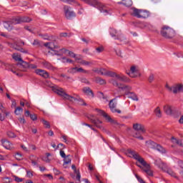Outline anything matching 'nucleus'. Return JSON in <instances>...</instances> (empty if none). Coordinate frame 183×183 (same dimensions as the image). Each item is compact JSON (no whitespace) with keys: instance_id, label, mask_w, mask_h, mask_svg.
I'll list each match as a JSON object with an SVG mask.
<instances>
[{"instance_id":"obj_1","label":"nucleus","mask_w":183,"mask_h":183,"mask_svg":"<svg viewBox=\"0 0 183 183\" xmlns=\"http://www.w3.org/2000/svg\"><path fill=\"white\" fill-rule=\"evenodd\" d=\"M127 155H128L129 158H133L134 159L137 161V162L141 164V165L144 167L145 169H142V170L147 175H149V177H152L154 175V174L152 173V170L151 169V166L147 164V162H145V159H144V158H142V157H141L139 154H138V152L131 149H129L127 151Z\"/></svg>"},{"instance_id":"obj_2","label":"nucleus","mask_w":183,"mask_h":183,"mask_svg":"<svg viewBox=\"0 0 183 183\" xmlns=\"http://www.w3.org/2000/svg\"><path fill=\"white\" fill-rule=\"evenodd\" d=\"M83 2L90 5L91 6H94V8H97L99 11L103 15H111L112 14V9L109 8L108 5L103 4L98 1V0H82Z\"/></svg>"},{"instance_id":"obj_3","label":"nucleus","mask_w":183,"mask_h":183,"mask_svg":"<svg viewBox=\"0 0 183 183\" xmlns=\"http://www.w3.org/2000/svg\"><path fill=\"white\" fill-rule=\"evenodd\" d=\"M31 21L32 19L28 16L16 17L13 19L11 21H4L3 25L7 31H12V24L14 25H16L17 24H22V22H31Z\"/></svg>"},{"instance_id":"obj_4","label":"nucleus","mask_w":183,"mask_h":183,"mask_svg":"<svg viewBox=\"0 0 183 183\" xmlns=\"http://www.w3.org/2000/svg\"><path fill=\"white\" fill-rule=\"evenodd\" d=\"M52 91H54L55 94H57V95H59V97H61V98H64V99H66L67 101H70L71 102H74V101H76V98L66 94V92L64 91L63 88H59L56 86H54L52 87Z\"/></svg>"},{"instance_id":"obj_5","label":"nucleus","mask_w":183,"mask_h":183,"mask_svg":"<svg viewBox=\"0 0 183 183\" xmlns=\"http://www.w3.org/2000/svg\"><path fill=\"white\" fill-rule=\"evenodd\" d=\"M104 76H111V78H117L119 81H121L122 82H129L131 80L129 78H128L127 76L122 74H117L114 71H111L108 70H105Z\"/></svg>"},{"instance_id":"obj_6","label":"nucleus","mask_w":183,"mask_h":183,"mask_svg":"<svg viewBox=\"0 0 183 183\" xmlns=\"http://www.w3.org/2000/svg\"><path fill=\"white\" fill-rule=\"evenodd\" d=\"M166 89L169 92H172V94H174V95H177V94H183L182 83L174 84L172 86L166 84Z\"/></svg>"},{"instance_id":"obj_7","label":"nucleus","mask_w":183,"mask_h":183,"mask_svg":"<svg viewBox=\"0 0 183 183\" xmlns=\"http://www.w3.org/2000/svg\"><path fill=\"white\" fill-rule=\"evenodd\" d=\"M160 34L162 36L167 39H171V38L175 36V31L168 26H164L160 31Z\"/></svg>"},{"instance_id":"obj_8","label":"nucleus","mask_w":183,"mask_h":183,"mask_svg":"<svg viewBox=\"0 0 183 183\" xmlns=\"http://www.w3.org/2000/svg\"><path fill=\"white\" fill-rule=\"evenodd\" d=\"M126 74L130 76V78H138L141 76V71L139 66L133 64L130 66L129 71H127Z\"/></svg>"},{"instance_id":"obj_9","label":"nucleus","mask_w":183,"mask_h":183,"mask_svg":"<svg viewBox=\"0 0 183 183\" xmlns=\"http://www.w3.org/2000/svg\"><path fill=\"white\" fill-rule=\"evenodd\" d=\"M132 13H131V15H132V16H136V18H143L144 19H145L148 18V16H149V12L145 10L132 8Z\"/></svg>"},{"instance_id":"obj_10","label":"nucleus","mask_w":183,"mask_h":183,"mask_svg":"<svg viewBox=\"0 0 183 183\" xmlns=\"http://www.w3.org/2000/svg\"><path fill=\"white\" fill-rule=\"evenodd\" d=\"M110 84H112L114 86H117L119 89H122V91H124L126 92H129L132 89V87L129 85L122 84V83L118 82V80L112 79L110 81Z\"/></svg>"},{"instance_id":"obj_11","label":"nucleus","mask_w":183,"mask_h":183,"mask_svg":"<svg viewBox=\"0 0 183 183\" xmlns=\"http://www.w3.org/2000/svg\"><path fill=\"white\" fill-rule=\"evenodd\" d=\"M95 111H97L99 115L104 117V118H105L107 122H109L110 124H112V125H118V122H117V120L114 119H112V117H109V115H108V114H107L103 110L96 109Z\"/></svg>"},{"instance_id":"obj_12","label":"nucleus","mask_w":183,"mask_h":183,"mask_svg":"<svg viewBox=\"0 0 183 183\" xmlns=\"http://www.w3.org/2000/svg\"><path fill=\"white\" fill-rule=\"evenodd\" d=\"M64 11L66 19L71 20L72 18L76 16V14H75L74 11H71V7L69 6H64Z\"/></svg>"},{"instance_id":"obj_13","label":"nucleus","mask_w":183,"mask_h":183,"mask_svg":"<svg viewBox=\"0 0 183 183\" xmlns=\"http://www.w3.org/2000/svg\"><path fill=\"white\" fill-rule=\"evenodd\" d=\"M117 98H121V96H117V97H116L115 99H112L109 102V107L112 112H113V113L117 112V114H121V112H122L121 110L117 109V103H114V101H115V99H117Z\"/></svg>"},{"instance_id":"obj_14","label":"nucleus","mask_w":183,"mask_h":183,"mask_svg":"<svg viewBox=\"0 0 183 183\" xmlns=\"http://www.w3.org/2000/svg\"><path fill=\"white\" fill-rule=\"evenodd\" d=\"M60 52H61L62 54H66V52H68L69 56H71V58H74V59L76 61H78V59H81V55H76L75 54V53H74L73 51H69L68 49L63 48L60 49Z\"/></svg>"},{"instance_id":"obj_15","label":"nucleus","mask_w":183,"mask_h":183,"mask_svg":"<svg viewBox=\"0 0 183 183\" xmlns=\"http://www.w3.org/2000/svg\"><path fill=\"white\" fill-rule=\"evenodd\" d=\"M17 66L19 71H21L22 72H25L29 67V63L22 60L20 63L17 64Z\"/></svg>"},{"instance_id":"obj_16","label":"nucleus","mask_w":183,"mask_h":183,"mask_svg":"<svg viewBox=\"0 0 183 183\" xmlns=\"http://www.w3.org/2000/svg\"><path fill=\"white\" fill-rule=\"evenodd\" d=\"M154 164L162 171H167V164L164 163L161 159H157L154 161Z\"/></svg>"},{"instance_id":"obj_17","label":"nucleus","mask_w":183,"mask_h":183,"mask_svg":"<svg viewBox=\"0 0 183 183\" xmlns=\"http://www.w3.org/2000/svg\"><path fill=\"white\" fill-rule=\"evenodd\" d=\"M133 129L134 131H137L140 132L141 134H145V127L141 124L136 123L133 124Z\"/></svg>"},{"instance_id":"obj_18","label":"nucleus","mask_w":183,"mask_h":183,"mask_svg":"<svg viewBox=\"0 0 183 183\" xmlns=\"http://www.w3.org/2000/svg\"><path fill=\"white\" fill-rule=\"evenodd\" d=\"M82 92L89 98H94L95 97L94 92H92V89H91V88H89V87H84L82 89Z\"/></svg>"},{"instance_id":"obj_19","label":"nucleus","mask_w":183,"mask_h":183,"mask_svg":"<svg viewBox=\"0 0 183 183\" xmlns=\"http://www.w3.org/2000/svg\"><path fill=\"white\" fill-rule=\"evenodd\" d=\"M1 144L6 149H12L14 148V144L6 139H1Z\"/></svg>"},{"instance_id":"obj_20","label":"nucleus","mask_w":183,"mask_h":183,"mask_svg":"<svg viewBox=\"0 0 183 183\" xmlns=\"http://www.w3.org/2000/svg\"><path fill=\"white\" fill-rule=\"evenodd\" d=\"M35 72L37 75H40V76H42L43 78H45L46 79L49 78V73H48L45 70L42 69H36Z\"/></svg>"},{"instance_id":"obj_21","label":"nucleus","mask_w":183,"mask_h":183,"mask_svg":"<svg viewBox=\"0 0 183 183\" xmlns=\"http://www.w3.org/2000/svg\"><path fill=\"white\" fill-rule=\"evenodd\" d=\"M41 64L43 65L44 68H46V69H49V71H55V69H56L55 66L48 61H43Z\"/></svg>"},{"instance_id":"obj_22","label":"nucleus","mask_w":183,"mask_h":183,"mask_svg":"<svg viewBox=\"0 0 183 183\" xmlns=\"http://www.w3.org/2000/svg\"><path fill=\"white\" fill-rule=\"evenodd\" d=\"M149 144L155 147L156 149L159 151V152H162V154H165V152H167V151L164 149V147H162V146L157 144V143L151 141L149 142Z\"/></svg>"},{"instance_id":"obj_23","label":"nucleus","mask_w":183,"mask_h":183,"mask_svg":"<svg viewBox=\"0 0 183 183\" xmlns=\"http://www.w3.org/2000/svg\"><path fill=\"white\" fill-rule=\"evenodd\" d=\"M124 95L133 101H138V96L134 92H126L124 93Z\"/></svg>"},{"instance_id":"obj_24","label":"nucleus","mask_w":183,"mask_h":183,"mask_svg":"<svg viewBox=\"0 0 183 183\" xmlns=\"http://www.w3.org/2000/svg\"><path fill=\"white\" fill-rule=\"evenodd\" d=\"M163 109L167 115H172V107L169 104L164 105Z\"/></svg>"},{"instance_id":"obj_25","label":"nucleus","mask_w":183,"mask_h":183,"mask_svg":"<svg viewBox=\"0 0 183 183\" xmlns=\"http://www.w3.org/2000/svg\"><path fill=\"white\" fill-rule=\"evenodd\" d=\"M77 64H80L81 65H84L85 66L92 65V62L86 61L82 59V56H80V59L77 60Z\"/></svg>"},{"instance_id":"obj_26","label":"nucleus","mask_w":183,"mask_h":183,"mask_svg":"<svg viewBox=\"0 0 183 183\" xmlns=\"http://www.w3.org/2000/svg\"><path fill=\"white\" fill-rule=\"evenodd\" d=\"M65 4H69V5H74V6H79V3L76 0H61Z\"/></svg>"},{"instance_id":"obj_27","label":"nucleus","mask_w":183,"mask_h":183,"mask_svg":"<svg viewBox=\"0 0 183 183\" xmlns=\"http://www.w3.org/2000/svg\"><path fill=\"white\" fill-rule=\"evenodd\" d=\"M44 46L49 48V49H51V51H53V53H52L53 55H57V56L61 55V54H59V51H56L52 49V43H46Z\"/></svg>"},{"instance_id":"obj_28","label":"nucleus","mask_w":183,"mask_h":183,"mask_svg":"<svg viewBox=\"0 0 183 183\" xmlns=\"http://www.w3.org/2000/svg\"><path fill=\"white\" fill-rule=\"evenodd\" d=\"M154 113L157 118H162V112H161L159 107H157L156 109H154Z\"/></svg>"},{"instance_id":"obj_29","label":"nucleus","mask_w":183,"mask_h":183,"mask_svg":"<svg viewBox=\"0 0 183 183\" xmlns=\"http://www.w3.org/2000/svg\"><path fill=\"white\" fill-rule=\"evenodd\" d=\"M119 4L124 5V6H132V0H122L118 2Z\"/></svg>"},{"instance_id":"obj_30","label":"nucleus","mask_w":183,"mask_h":183,"mask_svg":"<svg viewBox=\"0 0 183 183\" xmlns=\"http://www.w3.org/2000/svg\"><path fill=\"white\" fill-rule=\"evenodd\" d=\"M71 158H69V155L66 156V157H64V164L63 166L64 168H68V167L66 165H68V164H71Z\"/></svg>"},{"instance_id":"obj_31","label":"nucleus","mask_w":183,"mask_h":183,"mask_svg":"<svg viewBox=\"0 0 183 183\" xmlns=\"http://www.w3.org/2000/svg\"><path fill=\"white\" fill-rule=\"evenodd\" d=\"M92 124L95 125L97 128H102V121L99 119H94L92 120Z\"/></svg>"},{"instance_id":"obj_32","label":"nucleus","mask_w":183,"mask_h":183,"mask_svg":"<svg viewBox=\"0 0 183 183\" xmlns=\"http://www.w3.org/2000/svg\"><path fill=\"white\" fill-rule=\"evenodd\" d=\"M92 71L93 72H96L97 74H99L100 75H105L104 74H105L106 69H94Z\"/></svg>"},{"instance_id":"obj_33","label":"nucleus","mask_w":183,"mask_h":183,"mask_svg":"<svg viewBox=\"0 0 183 183\" xmlns=\"http://www.w3.org/2000/svg\"><path fill=\"white\" fill-rule=\"evenodd\" d=\"M172 141L174 144H177V145L183 148V142L182 140H178L175 137H172Z\"/></svg>"},{"instance_id":"obj_34","label":"nucleus","mask_w":183,"mask_h":183,"mask_svg":"<svg viewBox=\"0 0 183 183\" xmlns=\"http://www.w3.org/2000/svg\"><path fill=\"white\" fill-rule=\"evenodd\" d=\"M12 58L13 59H14V61H18L19 62H21L22 61L21 55H19L18 53L13 54Z\"/></svg>"},{"instance_id":"obj_35","label":"nucleus","mask_w":183,"mask_h":183,"mask_svg":"<svg viewBox=\"0 0 183 183\" xmlns=\"http://www.w3.org/2000/svg\"><path fill=\"white\" fill-rule=\"evenodd\" d=\"M95 81H96V83L99 84V85H105L107 84V81H105V79H102L101 77H97Z\"/></svg>"},{"instance_id":"obj_36","label":"nucleus","mask_w":183,"mask_h":183,"mask_svg":"<svg viewBox=\"0 0 183 183\" xmlns=\"http://www.w3.org/2000/svg\"><path fill=\"white\" fill-rule=\"evenodd\" d=\"M22 112H24V109H22L21 107H16L15 111H14V114L16 115H21L22 114Z\"/></svg>"},{"instance_id":"obj_37","label":"nucleus","mask_w":183,"mask_h":183,"mask_svg":"<svg viewBox=\"0 0 183 183\" xmlns=\"http://www.w3.org/2000/svg\"><path fill=\"white\" fill-rule=\"evenodd\" d=\"M167 173L170 175L171 177H173L174 178H177V174H175V172H174V171H172V169H166Z\"/></svg>"},{"instance_id":"obj_38","label":"nucleus","mask_w":183,"mask_h":183,"mask_svg":"<svg viewBox=\"0 0 183 183\" xmlns=\"http://www.w3.org/2000/svg\"><path fill=\"white\" fill-rule=\"evenodd\" d=\"M110 35L112 38H117V30L114 29H110Z\"/></svg>"},{"instance_id":"obj_39","label":"nucleus","mask_w":183,"mask_h":183,"mask_svg":"<svg viewBox=\"0 0 183 183\" xmlns=\"http://www.w3.org/2000/svg\"><path fill=\"white\" fill-rule=\"evenodd\" d=\"M2 181H3L4 183H11V182H12V179H11V177H3Z\"/></svg>"},{"instance_id":"obj_40","label":"nucleus","mask_w":183,"mask_h":183,"mask_svg":"<svg viewBox=\"0 0 183 183\" xmlns=\"http://www.w3.org/2000/svg\"><path fill=\"white\" fill-rule=\"evenodd\" d=\"M12 177L14 179V181L16 182H22L24 181V179L19 177L18 176L16 175H12Z\"/></svg>"},{"instance_id":"obj_41","label":"nucleus","mask_w":183,"mask_h":183,"mask_svg":"<svg viewBox=\"0 0 183 183\" xmlns=\"http://www.w3.org/2000/svg\"><path fill=\"white\" fill-rule=\"evenodd\" d=\"M114 39H119L121 42L125 41V36L124 35H117V37L114 38Z\"/></svg>"},{"instance_id":"obj_42","label":"nucleus","mask_w":183,"mask_h":183,"mask_svg":"<svg viewBox=\"0 0 183 183\" xmlns=\"http://www.w3.org/2000/svg\"><path fill=\"white\" fill-rule=\"evenodd\" d=\"M77 67H72L68 70L69 74H76Z\"/></svg>"},{"instance_id":"obj_43","label":"nucleus","mask_w":183,"mask_h":183,"mask_svg":"<svg viewBox=\"0 0 183 183\" xmlns=\"http://www.w3.org/2000/svg\"><path fill=\"white\" fill-rule=\"evenodd\" d=\"M34 155H31L30 157V160L31 161V164L33 165V167H39V165H38V162L34 161V159L32 158H34Z\"/></svg>"},{"instance_id":"obj_44","label":"nucleus","mask_w":183,"mask_h":183,"mask_svg":"<svg viewBox=\"0 0 183 183\" xmlns=\"http://www.w3.org/2000/svg\"><path fill=\"white\" fill-rule=\"evenodd\" d=\"M14 158L16 159H17V161H21V159H22V154L21 153H16L15 155H14Z\"/></svg>"},{"instance_id":"obj_45","label":"nucleus","mask_w":183,"mask_h":183,"mask_svg":"<svg viewBox=\"0 0 183 183\" xmlns=\"http://www.w3.org/2000/svg\"><path fill=\"white\" fill-rule=\"evenodd\" d=\"M7 136L9 138H16V134L12 132H7Z\"/></svg>"},{"instance_id":"obj_46","label":"nucleus","mask_w":183,"mask_h":183,"mask_svg":"<svg viewBox=\"0 0 183 183\" xmlns=\"http://www.w3.org/2000/svg\"><path fill=\"white\" fill-rule=\"evenodd\" d=\"M76 71H77V72H81V74H88V71L82 69L81 67H80V68L77 67Z\"/></svg>"},{"instance_id":"obj_47","label":"nucleus","mask_w":183,"mask_h":183,"mask_svg":"<svg viewBox=\"0 0 183 183\" xmlns=\"http://www.w3.org/2000/svg\"><path fill=\"white\" fill-rule=\"evenodd\" d=\"M96 51L98 54H101V52H104V46H100L99 47L96 48Z\"/></svg>"},{"instance_id":"obj_48","label":"nucleus","mask_w":183,"mask_h":183,"mask_svg":"<svg viewBox=\"0 0 183 183\" xmlns=\"http://www.w3.org/2000/svg\"><path fill=\"white\" fill-rule=\"evenodd\" d=\"M41 121L44 125H45L46 128H51V125L49 124V122H48V121L45 119H42Z\"/></svg>"},{"instance_id":"obj_49","label":"nucleus","mask_w":183,"mask_h":183,"mask_svg":"<svg viewBox=\"0 0 183 183\" xmlns=\"http://www.w3.org/2000/svg\"><path fill=\"white\" fill-rule=\"evenodd\" d=\"M116 54L117 56H120V58H124V56L122 55V51L120 49L116 50Z\"/></svg>"},{"instance_id":"obj_50","label":"nucleus","mask_w":183,"mask_h":183,"mask_svg":"<svg viewBox=\"0 0 183 183\" xmlns=\"http://www.w3.org/2000/svg\"><path fill=\"white\" fill-rule=\"evenodd\" d=\"M26 177L28 178H32V177H34V174H32L31 171L26 170Z\"/></svg>"},{"instance_id":"obj_51","label":"nucleus","mask_w":183,"mask_h":183,"mask_svg":"<svg viewBox=\"0 0 183 183\" xmlns=\"http://www.w3.org/2000/svg\"><path fill=\"white\" fill-rule=\"evenodd\" d=\"M61 138L63 139V141L65 142V144H69V142L68 141V137L63 135L61 136Z\"/></svg>"},{"instance_id":"obj_52","label":"nucleus","mask_w":183,"mask_h":183,"mask_svg":"<svg viewBox=\"0 0 183 183\" xmlns=\"http://www.w3.org/2000/svg\"><path fill=\"white\" fill-rule=\"evenodd\" d=\"M76 179L79 181V182H81V173H79V170L76 173Z\"/></svg>"},{"instance_id":"obj_53","label":"nucleus","mask_w":183,"mask_h":183,"mask_svg":"<svg viewBox=\"0 0 183 183\" xmlns=\"http://www.w3.org/2000/svg\"><path fill=\"white\" fill-rule=\"evenodd\" d=\"M67 59L68 58L64 56V57H61V59H59V60L63 63V64H67Z\"/></svg>"},{"instance_id":"obj_54","label":"nucleus","mask_w":183,"mask_h":183,"mask_svg":"<svg viewBox=\"0 0 183 183\" xmlns=\"http://www.w3.org/2000/svg\"><path fill=\"white\" fill-rule=\"evenodd\" d=\"M99 97L102 98V99H107V97H105L104 95V93H102V92H99Z\"/></svg>"},{"instance_id":"obj_55","label":"nucleus","mask_w":183,"mask_h":183,"mask_svg":"<svg viewBox=\"0 0 183 183\" xmlns=\"http://www.w3.org/2000/svg\"><path fill=\"white\" fill-rule=\"evenodd\" d=\"M154 78L155 77L154 76V74H150V76H149V82H153Z\"/></svg>"},{"instance_id":"obj_56","label":"nucleus","mask_w":183,"mask_h":183,"mask_svg":"<svg viewBox=\"0 0 183 183\" xmlns=\"http://www.w3.org/2000/svg\"><path fill=\"white\" fill-rule=\"evenodd\" d=\"M29 69H36V65H35V64H29Z\"/></svg>"},{"instance_id":"obj_57","label":"nucleus","mask_w":183,"mask_h":183,"mask_svg":"<svg viewBox=\"0 0 183 183\" xmlns=\"http://www.w3.org/2000/svg\"><path fill=\"white\" fill-rule=\"evenodd\" d=\"M60 157H61V158H66V154H65V152L60 150Z\"/></svg>"},{"instance_id":"obj_58","label":"nucleus","mask_w":183,"mask_h":183,"mask_svg":"<svg viewBox=\"0 0 183 183\" xmlns=\"http://www.w3.org/2000/svg\"><path fill=\"white\" fill-rule=\"evenodd\" d=\"M30 118L31 119H32V121H36L37 119L36 114H31Z\"/></svg>"},{"instance_id":"obj_59","label":"nucleus","mask_w":183,"mask_h":183,"mask_svg":"<svg viewBox=\"0 0 183 183\" xmlns=\"http://www.w3.org/2000/svg\"><path fill=\"white\" fill-rule=\"evenodd\" d=\"M0 121H5V114L4 113H0Z\"/></svg>"},{"instance_id":"obj_60","label":"nucleus","mask_w":183,"mask_h":183,"mask_svg":"<svg viewBox=\"0 0 183 183\" xmlns=\"http://www.w3.org/2000/svg\"><path fill=\"white\" fill-rule=\"evenodd\" d=\"M39 36H41L43 39H48V35L46 34H39Z\"/></svg>"},{"instance_id":"obj_61","label":"nucleus","mask_w":183,"mask_h":183,"mask_svg":"<svg viewBox=\"0 0 183 183\" xmlns=\"http://www.w3.org/2000/svg\"><path fill=\"white\" fill-rule=\"evenodd\" d=\"M32 45H34V46H36V45H39V41L37 40V39H35L34 41V42L32 43Z\"/></svg>"},{"instance_id":"obj_62","label":"nucleus","mask_w":183,"mask_h":183,"mask_svg":"<svg viewBox=\"0 0 183 183\" xmlns=\"http://www.w3.org/2000/svg\"><path fill=\"white\" fill-rule=\"evenodd\" d=\"M44 177H47L49 179H54V177L51 174H44Z\"/></svg>"},{"instance_id":"obj_63","label":"nucleus","mask_w":183,"mask_h":183,"mask_svg":"<svg viewBox=\"0 0 183 183\" xmlns=\"http://www.w3.org/2000/svg\"><path fill=\"white\" fill-rule=\"evenodd\" d=\"M19 121L20 124H25V122H26L24 118H20V119H19Z\"/></svg>"},{"instance_id":"obj_64","label":"nucleus","mask_w":183,"mask_h":183,"mask_svg":"<svg viewBox=\"0 0 183 183\" xmlns=\"http://www.w3.org/2000/svg\"><path fill=\"white\" fill-rule=\"evenodd\" d=\"M179 124H183V114L180 117L179 119Z\"/></svg>"}]
</instances>
